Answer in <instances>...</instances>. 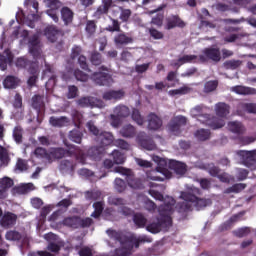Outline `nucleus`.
Instances as JSON below:
<instances>
[{"label": "nucleus", "mask_w": 256, "mask_h": 256, "mask_svg": "<svg viewBox=\"0 0 256 256\" xmlns=\"http://www.w3.org/2000/svg\"><path fill=\"white\" fill-rule=\"evenodd\" d=\"M131 15H132L131 10L121 8L120 19L122 20V22H124V23L128 22Z\"/></svg>", "instance_id": "obj_63"}, {"label": "nucleus", "mask_w": 256, "mask_h": 256, "mask_svg": "<svg viewBox=\"0 0 256 256\" xmlns=\"http://www.w3.org/2000/svg\"><path fill=\"white\" fill-rule=\"evenodd\" d=\"M238 155L242 157V160L247 167L253 166L256 162V150H240Z\"/></svg>", "instance_id": "obj_16"}, {"label": "nucleus", "mask_w": 256, "mask_h": 256, "mask_svg": "<svg viewBox=\"0 0 256 256\" xmlns=\"http://www.w3.org/2000/svg\"><path fill=\"white\" fill-rule=\"evenodd\" d=\"M246 187H247L246 184H234L233 186L226 188L225 193L226 194L239 193V192L243 191Z\"/></svg>", "instance_id": "obj_53"}, {"label": "nucleus", "mask_w": 256, "mask_h": 256, "mask_svg": "<svg viewBox=\"0 0 256 256\" xmlns=\"http://www.w3.org/2000/svg\"><path fill=\"white\" fill-rule=\"evenodd\" d=\"M122 118L118 115H116L115 113L114 114H111L110 115V125L113 127V128H119V126L122 124Z\"/></svg>", "instance_id": "obj_60"}, {"label": "nucleus", "mask_w": 256, "mask_h": 256, "mask_svg": "<svg viewBox=\"0 0 256 256\" xmlns=\"http://www.w3.org/2000/svg\"><path fill=\"white\" fill-rule=\"evenodd\" d=\"M114 45H117L118 47L129 45V43H133V39L129 36H127L125 33H118L116 36H114Z\"/></svg>", "instance_id": "obj_27"}, {"label": "nucleus", "mask_w": 256, "mask_h": 256, "mask_svg": "<svg viewBox=\"0 0 256 256\" xmlns=\"http://www.w3.org/2000/svg\"><path fill=\"white\" fill-rule=\"evenodd\" d=\"M104 151V148L101 146H92L88 150V155L93 160H100L103 157Z\"/></svg>", "instance_id": "obj_29"}, {"label": "nucleus", "mask_w": 256, "mask_h": 256, "mask_svg": "<svg viewBox=\"0 0 256 256\" xmlns=\"http://www.w3.org/2000/svg\"><path fill=\"white\" fill-rule=\"evenodd\" d=\"M12 62L13 55L11 53H7L6 55H0V70L5 71L8 64H11Z\"/></svg>", "instance_id": "obj_36"}, {"label": "nucleus", "mask_w": 256, "mask_h": 256, "mask_svg": "<svg viewBox=\"0 0 256 256\" xmlns=\"http://www.w3.org/2000/svg\"><path fill=\"white\" fill-rule=\"evenodd\" d=\"M49 124L55 128H63V127H67L70 124V120L68 117H65V116H62V117L51 116L49 118Z\"/></svg>", "instance_id": "obj_23"}, {"label": "nucleus", "mask_w": 256, "mask_h": 256, "mask_svg": "<svg viewBox=\"0 0 256 256\" xmlns=\"http://www.w3.org/2000/svg\"><path fill=\"white\" fill-rule=\"evenodd\" d=\"M133 221L139 228H144L147 225V218L141 213L134 214Z\"/></svg>", "instance_id": "obj_44"}, {"label": "nucleus", "mask_w": 256, "mask_h": 256, "mask_svg": "<svg viewBox=\"0 0 256 256\" xmlns=\"http://www.w3.org/2000/svg\"><path fill=\"white\" fill-rule=\"evenodd\" d=\"M204 117L206 119L205 124L208 125L212 130L222 129L226 125L225 121L218 117L209 114H205Z\"/></svg>", "instance_id": "obj_15"}, {"label": "nucleus", "mask_w": 256, "mask_h": 256, "mask_svg": "<svg viewBox=\"0 0 256 256\" xmlns=\"http://www.w3.org/2000/svg\"><path fill=\"white\" fill-rule=\"evenodd\" d=\"M29 53L33 56L35 60L42 57L41 42L37 35H33L28 42Z\"/></svg>", "instance_id": "obj_6"}, {"label": "nucleus", "mask_w": 256, "mask_h": 256, "mask_svg": "<svg viewBox=\"0 0 256 256\" xmlns=\"http://www.w3.org/2000/svg\"><path fill=\"white\" fill-rule=\"evenodd\" d=\"M242 215H244V212H240L239 214H236V215H233L232 217H230L228 219V221L223 223L222 230L231 229L232 224L237 222L239 220V218L242 217Z\"/></svg>", "instance_id": "obj_43"}, {"label": "nucleus", "mask_w": 256, "mask_h": 256, "mask_svg": "<svg viewBox=\"0 0 256 256\" xmlns=\"http://www.w3.org/2000/svg\"><path fill=\"white\" fill-rule=\"evenodd\" d=\"M60 16L63 22L65 23V25H69L73 21L74 12L68 7H63L60 10Z\"/></svg>", "instance_id": "obj_30"}, {"label": "nucleus", "mask_w": 256, "mask_h": 256, "mask_svg": "<svg viewBox=\"0 0 256 256\" xmlns=\"http://www.w3.org/2000/svg\"><path fill=\"white\" fill-rule=\"evenodd\" d=\"M63 224L67 227L78 229L79 228V217L73 216V217H67L63 220Z\"/></svg>", "instance_id": "obj_38"}, {"label": "nucleus", "mask_w": 256, "mask_h": 256, "mask_svg": "<svg viewBox=\"0 0 256 256\" xmlns=\"http://www.w3.org/2000/svg\"><path fill=\"white\" fill-rule=\"evenodd\" d=\"M118 1L125 2L126 0H118ZM112 5H113V0H102L101 5L94 12L93 16L97 19H100L103 15H107Z\"/></svg>", "instance_id": "obj_11"}, {"label": "nucleus", "mask_w": 256, "mask_h": 256, "mask_svg": "<svg viewBox=\"0 0 256 256\" xmlns=\"http://www.w3.org/2000/svg\"><path fill=\"white\" fill-rule=\"evenodd\" d=\"M74 152L70 149H65L63 147L52 148L49 152L50 157L53 159H64V157H72Z\"/></svg>", "instance_id": "obj_17"}, {"label": "nucleus", "mask_w": 256, "mask_h": 256, "mask_svg": "<svg viewBox=\"0 0 256 256\" xmlns=\"http://www.w3.org/2000/svg\"><path fill=\"white\" fill-rule=\"evenodd\" d=\"M59 168L63 173H70V172L74 171L75 163L71 160L65 159V160L60 161Z\"/></svg>", "instance_id": "obj_33"}, {"label": "nucleus", "mask_w": 256, "mask_h": 256, "mask_svg": "<svg viewBox=\"0 0 256 256\" xmlns=\"http://www.w3.org/2000/svg\"><path fill=\"white\" fill-rule=\"evenodd\" d=\"M132 119L135 121L139 126H142L145 123V119L141 116L138 109L134 108L132 111Z\"/></svg>", "instance_id": "obj_55"}, {"label": "nucleus", "mask_w": 256, "mask_h": 256, "mask_svg": "<svg viewBox=\"0 0 256 256\" xmlns=\"http://www.w3.org/2000/svg\"><path fill=\"white\" fill-rule=\"evenodd\" d=\"M111 155H112V158H113L112 162L114 164H123L125 162L124 154H122L120 151L113 150Z\"/></svg>", "instance_id": "obj_50"}, {"label": "nucleus", "mask_w": 256, "mask_h": 256, "mask_svg": "<svg viewBox=\"0 0 256 256\" xmlns=\"http://www.w3.org/2000/svg\"><path fill=\"white\" fill-rule=\"evenodd\" d=\"M137 142L141 148L147 151H155L157 144L155 143L152 136L147 135L145 132H140L137 136Z\"/></svg>", "instance_id": "obj_5"}, {"label": "nucleus", "mask_w": 256, "mask_h": 256, "mask_svg": "<svg viewBox=\"0 0 256 256\" xmlns=\"http://www.w3.org/2000/svg\"><path fill=\"white\" fill-rule=\"evenodd\" d=\"M118 172L127 176L126 181H127L129 187H131L132 189H141V187H142L141 180L130 175V173H131L130 170H127L124 168H118Z\"/></svg>", "instance_id": "obj_12"}, {"label": "nucleus", "mask_w": 256, "mask_h": 256, "mask_svg": "<svg viewBox=\"0 0 256 256\" xmlns=\"http://www.w3.org/2000/svg\"><path fill=\"white\" fill-rule=\"evenodd\" d=\"M0 219V226H2L5 229L12 228L18 219V216L12 212H5L4 215L1 216Z\"/></svg>", "instance_id": "obj_13"}, {"label": "nucleus", "mask_w": 256, "mask_h": 256, "mask_svg": "<svg viewBox=\"0 0 256 256\" xmlns=\"http://www.w3.org/2000/svg\"><path fill=\"white\" fill-rule=\"evenodd\" d=\"M242 62L239 60H229L226 61L223 65L225 69L235 70L241 66Z\"/></svg>", "instance_id": "obj_57"}, {"label": "nucleus", "mask_w": 256, "mask_h": 256, "mask_svg": "<svg viewBox=\"0 0 256 256\" xmlns=\"http://www.w3.org/2000/svg\"><path fill=\"white\" fill-rule=\"evenodd\" d=\"M164 18L165 16L163 13L156 14V16L152 17L150 24L156 26L157 28H162L164 24Z\"/></svg>", "instance_id": "obj_48"}, {"label": "nucleus", "mask_w": 256, "mask_h": 256, "mask_svg": "<svg viewBox=\"0 0 256 256\" xmlns=\"http://www.w3.org/2000/svg\"><path fill=\"white\" fill-rule=\"evenodd\" d=\"M18 84H19V79L14 75H8L3 82L5 89H16Z\"/></svg>", "instance_id": "obj_31"}, {"label": "nucleus", "mask_w": 256, "mask_h": 256, "mask_svg": "<svg viewBox=\"0 0 256 256\" xmlns=\"http://www.w3.org/2000/svg\"><path fill=\"white\" fill-rule=\"evenodd\" d=\"M69 140L76 143V144H81L82 138H83V133L80 130H71L69 132Z\"/></svg>", "instance_id": "obj_37"}, {"label": "nucleus", "mask_w": 256, "mask_h": 256, "mask_svg": "<svg viewBox=\"0 0 256 256\" xmlns=\"http://www.w3.org/2000/svg\"><path fill=\"white\" fill-rule=\"evenodd\" d=\"M227 128L230 132L236 134V135H243L246 131L245 126L238 121L229 122L227 124Z\"/></svg>", "instance_id": "obj_26"}, {"label": "nucleus", "mask_w": 256, "mask_h": 256, "mask_svg": "<svg viewBox=\"0 0 256 256\" xmlns=\"http://www.w3.org/2000/svg\"><path fill=\"white\" fill-rule=\"evenodd\" d=\"M186 22L178 15L172 14L165 18L164 30L171 31L175 28L184 29Z\"/></svg>", "instance_id": "obj_4"}, {"label": "nucleus", "mask_w": 256, "mask_h": 256, "mask_svg": "<svg viewBox=\"0 0 256 256\" xmlns=\"http://www.w3.org/2000/svg\"><path fill=\"white\" fill-rule=\"evenodd\" d=\"M74 76L77 81H80V82L89 81V74H85V72H82V70H75Z\"/></svg>", "instance_id": "obj_59"}, {"label": "nucleus", "mask_w": 256, "mask_h": 256, "mask_svg": "<svg viewBox=\"0 0 256 256\" xmlns=\"http://www.w3.org/2000/svg\"><path fill=\"white\" fill-rule=\"evenodd\" d=\"M187 119L184 116H176L172 118L168 124V130L176 135L181 134V127L186 126Z\"/></svg>", "instance_id": "obj_7"}, {"label": "nucleus", "mask_w": 256, "mask_h": 256, "mask_svg": "<svg viewBox=\"0 0 256 256\" xmlns=\"http://www.w3.org/2000/svg\"><path fill=\"white\" fill-rule=\"evenodd\" d=\"M22 235L17 231H9L6 234V239L9 241H20Z\"/></svg>", "instance_id": "obj_61"}, {"label": "nucleus", "mask_w": 256, "mask_h": 256, "mask_svg": "<svg viewBox=\"0 0 256 256\" xmlns=\"http://www.w3.org/2000/svg\"><path fill=\"white\" fill-rule=\"evenodd\" d=\"M230 109V105L226 104L225 102H219L215 104L216 116H218L221 119L227 118V116L230 114Z\"/></svg>", "instance_id": "obj_22"}, {"label": "nucleus", "mask_w": 256, "mask_h": 256, "mask_svg": "<svg viewBox=\"0 0 256 256\" xmlns=\"http://www.w3.org/2000/svg\"><path fill=\"white\" fill-rule=\"evenodd\" d=\"M151 237L143 236L136 238L134 235H129L126 239L124 246L116 248L117 256H131L134 247L139 248L140 243H152Z\"/></svg>", "instance_id": "obj_2"}, {"label": "nucleus", "mask_w": 256, "mask_h": 256, "mask_svg": "<svg viewBox=\"0 0 256 256\" xmlns=\"http://www.w3.org/2000/svg\"><path fill=\"white\" fill-rule=\"evenodd\" d=\"M13 139L17 144L23 142V128L21 126H15L13 130Z\"/></svg>", "instance_id": "obj_45"}, {"label": "nucleus", "mask_w": 256, "mask_h": 256, "mask_svg": "<svg viewBox=\"0 0 256 256\" xmlns=\"http://www.w3.org/2000/svg\"><path fill=\"white\" fill-rule=\"evenodd\" d=\"M108 204L111 206L120 207L125 205V200L120 197L110 196L108 197Z\"/></svg>", "instance_id": "obj_54"}, {"label": "nucleus", "mask_w": 256, "mask_h": 256, "mask_svg": "<svg viewBox=\"0 0 256 256\" xmlns=\"http://www.w3.org/2000/svg\"><path fill=\"white\" fill-rule=\"evenodd\" d=\"M168 168L173 170L177 175L183 176L187 172V165L177 160H169Z\"/></svg>", "instance_id": "obj_18"}, {"label": "nucleus", "mask_w": 256, "mask_h": 256, "mask_svg": "<svg viewBox=\"0 0 256 256\" xmlns=\"http://www.w3.org/2000/svg\"><path fill=\"white\" fill-rule=\"evenodd\" d=\"M232 92L241 96H250V95H256V88L237 85L232 87Z\"/></svg>", "instance_id": "obj_25"}, {"label": "nucleus", "mask_w": 256, "mask_h": 256, "mask_svg": "<svg viewBox=\"0 0 256 256\" xmlns=\"http://www.w3.org/2000/svg\"><path fill=\"white\" fill-rule=\"evenodd\" d=\"M113 113L118 115L120 118H127L130 116L131 111L125 105H118L116 108H114Z\"/></svg>", "instance_id": "obj_34"}, {"label": "nucleus", "mask_w": 256, "mask_h": 256, "mask_svg": "<svg viewBox=\"0 0 256 256\" xmlns=\"http://www.w3.org/2000/svg\"><path fill=\"white\" fill-rule=\"evenodd\" d=\"M85 31L89 37L94 36L97 31V24L94 20H88L86 22Z\"/></svg>", "instance_id": "obj_47"}, {"label": "nucleus", "mask_w": 256, "mask_h": 256, "mask_svg": "<svg viewBox=\"0 0 256 256\" xmlns=\"http://www.w3.org/2000/svg\"><path fill=\"white\" fill-rule=\"evenodd\" d=\"M195 137L200 142H205L211 138V131L205 130V128H201L195 132Z\"/></svg>", "instance_id": "obj_35"}, {"label": "nucleus", "mask_w": 256, "mask_h": 256, "mask_svg": "<svg viewBox=\"0 0 256 256\" xmlns=\"http://www.w3.org/2000/svg\"><path fill=\"white\" fill-rule=\"evenodd\" d=\"M192 201L190 200H184L183 202L179 203V212L180 213H189V211H192Z\"/></svg>", "instance_id": "obj_51"}, {"label": "nucleus", "mask_w": 256, "mask_h": 256, "mask_svg": "<svg viewBox=\"0 0 256 256\" xmlns=\"http://www.w3.org/2000/svg\"><path fill=\"white\" fill-rule=\"evenodd\" d=\"M114 189H116L118 193H123L127 189V182L120 178H116V180H114Z\"/></svg>", "instance_id": "obj_49"}, {"label": "nucleus", "mask_w": 256, "mask_h": 256, "mask_svg": "<svg viewBox=\"0 0 256 256\" xmlns=\"http://www.w3.org/2000/svg\"><path fill=\"white\" fill-rule=\"evenodd\" d=\"M192 91V89L189 86H183L179 89H172L169 91L170 96H184L189 94Z\"/></svg>", "instance_id": "obj_39"}, {"label": "nucleus", "mask_w": 256, "mask_h": 256, "mask_svg": "<svg viewBox=\"0 0 256 256\" xmlns=\"http://www.w3.org/2000/svg\"><path fill=\"white\" fill-rule=\"evenodd\" d=\"M79 90L75 85L68 86L67 99H76L78 97Z\"/></svg>", "instance_id": "obj_58"}, {"label": "nucleus", "mask_w": 256, "mask_h": 256, "mask_svg": "<svg viewBox=\"0 0 256 256\" xmlns=\"http://www.w3.org/2000/svg\"><path fill=\"white\" fill-rule=\"evenodd\" d=\"M196 59H197L196 55H185V56L179 58V62H182V64L195 63Z\"/></svg>", "instance_id": "obj_64"}, {"label": "nucleus", "mask_w": 256, "mask_h": 256, "mask_svg": "<svg viewBox=\"0 0 256 256\" xmlns=\"http://www.w3.org/2000/svg\"><path fill=\"white\" fill-rule=\"evenodd\" d=\"M14 185V182L9 177H4L0 179V200L7 198V190L12 188Z\"/></svg>", "instance_id": "obj_20"}, {"label": "nucleus", "mask_w": 256, "mask_h": 256, "mask_svg": "<svg viewBox=\"0 0 256 256\" xmlns=\"http://www.w3.org/2000/svg\"><path fill=\"white\" fill-rule=\"evenodd\" d=\"M90 63L93 66H100L103 63V56L100 52L93 51L90 55Z\"/></svg>", "instance_id": "obj_40"}, {"label": "nucleus", "mask_w": 256, "mask_h": 256, "mask_svg": "<svg viewBox=\"0 0 256 256\" xmlns=\"http://www.w3.org/2000/svg\"><path fill=\"white\" fill-rule=\"evenodd\" d=\"M123 97H125L124 90H109L103 94V99L105 101H119L120 99H123Z\"/></svg>", "instance_id": "obj_24"}, {"label": "nucleus", "mask_w": 256, "mask_h": 256, "mask_svg": "<svg viewBox=\"0 0 256 256\" xmlns=\"http://www.w3.org/2000/svg\"><path fill=\"white\" fill-rule=\"evenodd\" d=\"M91 79L94 81L96 85L99 86H109L111 76L108 72H94L91 75Z\"/></svg>", "instance_id": "obj_10"}, {"label": "nucleus", "mask_w": 256, "mask_h": 256, "mask_svg": "<svg viewBox=\"0 0 256 256\" xmlns=\"http://www.w3.org/2000/svg\"><path fill=\"white\" fill-rule=\"evenodd\" d=\"M242 108L251 114H256V103H243Z\"/></svg>", "instance_id": "obj_62"}, {"label": "nucleus", "mask_w": 256, "mask_h": 256, "mask_svg": "<svg viewBox=\"0 0 256 256\" xmlns=\"http://www.w3.org/2000/svg\"><path fill=\"white\" fill-rule=\"evenodd\" d=\"M120 134L124 138H134L136 136V128L132 125H125L121 128Z\"/></svg>", "instance_id": "obj_32"}, {"label": "nucleus", "mask_w": 256, "mask_h": 256, "mask_svg": "<svg viewBox=\"0 0 256 256\" xmlns=\"http://www.w3.org/2000/svg\"><path fill=\"white\" fill-rule=\"evenodd\" d=\"M163 126V120L155 113L148 115V130L158 131Z\"/></svg>", "instance_id": "obj_19"}, {"label": "nucleus", "mask_w": 256, "mask_h": 256, "mask_svg": "<svg viewBox=\"0 0 256 256\" xmlns=\"http://www.w3.org/2000/svg\"><path fill=\"white\" fill-rule=\"evenodd\" d=\"M106 234L112 241L118 242L121 244V247L125 246L128 235H125L122 231H116L114 229L106 230Z\"/></svg>", "instance_id": "obj_14"}, {"label": "nucleus", "mask_w": 256, "mask_h": 256, "mask_svg": "<svg viewBox=\"0 0 256 256\" xmlns=\"http://www.w3.org/2000/svg\"><path fill=\"white\" fill-rule=\"evenodd\" d=\"M148 33L149 36L155 40V41H160L164 39V33L162 31H159L158 29H156L155 27H150L148 28Z\"/></svg>", "instance_id": "obj_41"}, {"label": "nucleus", "mask_w": 256, "mask_h": 256, "mask_svg": "<svg viewBox=\"0 0 256 256\" xmlns=\"http://www.w3.org/2000/svg\"><path fill=\"white\" fill-rule=\"evenodd\" d=\"M219 82L217 80H210L204 84V93H212L218 88Z\"/></svg>", "instance_id": "obj_46"}, {"label": "nucleus", "mask_w": 256, "mask_h": 256, "mask_svg": "<svg viewBox=\"0 0 256 256\" xmlns=\"http://www.w3.org/2000/svg\"><path fill=\"white\" fill-rule=\"evenodd\" d=\"M49 9L46 14L55 22H59V8L61 7V2L59 0H48Z\"/></svg>", "instance_id": "obj_8"}, {"label": "nucleus", "mask_w": 256, "mask_h": 256, "mask_svg": "<svg viewBox=\"0 0 256 256\" xmlns=\"http://www.w3.org/2000/svg\"><path fill=\"white\" fill-rule=\"evenodd\" d=\"M86 127L88 129V131L95 136V138L98 137V135L101 134L98 126H95V123L93 121H89L87 124H86Z\"/></svg>", "instance_id": "obj_56"}, {"label": "nucleus", "mask_w": 256, "mask_h": 256, "mask_svg": "<svg viewBox=\"0 0 256 256\" xmlns=\"http://www.w3.org/2000/svg\"><path fill=\"white\" fill-rule=\"evenodd\" d=\"M203 54L208 58V60H212L213 62H220L222 59L220 48H205L203 50Z\"/></svg>", "instance_id": "obj_21"}, {"label": "nucleus", "mask_w": 256, "mask_h": 256, "mask_svg": "<svg viewBox=\"0 0 256 256\" xmlns=\"http://www.w3.org/2000/svg\"><path fill=\"white\" fill-rule=\"evenodd\" d=\"M94 213H92L91 217L99 218L101 217L103 211H104V202L103 201H97L93 204Z\"/></svg>", "instance_id": "obj_42"}, {"label": "nucleus", "mask_w": 256, "mask_h": 256, "mask_svg": "<svg viewBox=\"0 0 256 256\" xmlns=\"http://www.w3.org/2000/svg\"><path fill=\"white\" fill-rule=\"evenodd\" d=\"M32 107L37 111L38 115L45 109V103L41 95H34L32 97Z\"/></svg>", "instance_id": "obj_28"}, {"label": "nucleus", "mask_w": 256, "mask_h": 256, "mask_svg": "<svg viewBox=\"0 0 256 256\" xmlns=\"http://www.w3.org/2000/svg\"><path fill=\"white\" fill-rule=\"evenodd\" d=\"M95 142L101 147H108L114 142V135L108 131H101L98 137H95Z\"/></svg>", "instance_id": "obj_9"}, {"label": "nucleus", "mask_w": 256, "mask_h": 256, "mask_svg": "<svg viewBox=\"0 0 256 256\" xmlns=\"http://www.w3.org/2000/svg\"><path fill=\"white\" fill-rule=\"evenodd\" d=\"M238 140L241 146H249L256 141V137L255 136H239Z\"/></svg>", "instance_id": "obj_52"}, {"label": "nucleus", "mask_w": 256, "mask_h": 256, "mask_svg": "<svg viewBox=\"0 0 256 256\" xmlns=\"http://www.w3.org/2000/svg\"><path fill=\"white\" fill-rule=\"evenodd\" d=\"M176 201L172 197H168V201L160 205L158 212L160 217L156 221L151 222L146 226V230L152 234L160 233L162 230H166L172 226V217L174 213V206Z\"/></svg>", "instance_id": "obj_1"}, {"label": "nucleus", "mask_w": 256, "mask_h": 256, "mask_svg": "<svg viewBox=\"0 0 256 256\" xmlns=\"http://www.w3.org/2000/svg\"><path fill=\"white\" fill-rule=\"evenodd\" d=\"M181 197L184 201H191L197 211H201L213 204L211 198H199L191 192H182Z\"/></svg>", "instance_id": "obj_3"}]
</instances>
